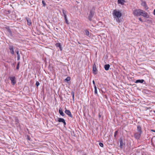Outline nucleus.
<instances>
[{"label": "nucleus", "instance_id": "4", "mask_svg": "<svg viewBox=\"0 0 155 155\" xmlns=\"http://www.w3.org/2000/svg\"><path fill=\"white\" fill-rule=\"evenodd\" d=\"M6 29L7 31V33L8 35V36L10 37H13V35L11 29H10L9 27H6Z\"/></svg>", "mask_w": 155, "mask_h": 155}, {"label": "nucleus", "instance_id": "26", "mask_svg": "<svg viewBox=\"0 0 155 155\" xmlns=\"http://www.w3.org/2000/svg\"><path fill=\"white\" fill-rule=\"evenodd\" d=\"M56 45L57 47H59L61 51L62 50V49H61V45L60 43H58L56 44Z\"/></svg>", "mask_w": 155, "mask_h": 155}, {"label": "nucleus", "instance_id": "15", "mask_svg": "<svg viewBox=\"0 0 155 155\" xmlns=\"http://www.w3.org/2000/svg\"><path fill=\"white\" fill-rule=\"evenodd\" d=\"M143 82H144L145 83V81L143 80V79H141V80H137L135 82V83H143Z\"/></svg>", "mask_w": 155, "mask_h": 155}, {"label": "nucleus", "instance_id": "19", "mask_svg": "<svg viewBox=\"0 0 155 155\" xmlns=\"http://www.w3.org/2000/svg\"><path fill=\"white\" fill-rule=\"evenodd\" d=\"M110 65L109 64H105L104 65V68L106 71H107L109 69Z\"/></svg>", "mask_w": 155, "mask_h": 155}, {"label": "nucleus", "instance_id": "28", "mask_svg": "<svg viewBox=\"0 0 155 155\" xmlns=\"http://www.w3.org/2000/svg\"><path fill=\"white\" fill-rule=\"evenodd\" d=\"M71 80V78L69 77H67L64 80L65 81H68Z\"/></svg>", "mask_w": 155, "mask_h": 155}, {"label": "nucleus", "instance_id": "18", "mask_svg": "<svg viewBox=\"0 0 155 155\" xmlns=\"http://www.w3.org/2000/svg\"><path fill=\"white\" fill-rule=\"evenodd\" d=\"M62 12L63 14L64 15V18L67 17L66 14L67 13V12L65 10L63 9H62Z\"/></svg>", "mask_w": 155, "mask_h": 155}, {"label": "nucleus", "instance_id": "10", "mask_svg": "<svg viewBox=\"0 0 155 155\" xmlns=\"http://www.w3.org/2000/svg\"><path fill=\"white\" fill-rule=\"evenodd\" d=\"M93 73L95 74H97V69L96 65L95 64H94L93 67Z\"/></svg>", "mask_w": 155, "mask_h": 155}, {"label": "nucleus", "instance_id": "25", "mask_svg": "<svg viewBox=\"0 0 155 155\" xmlns=\"http://www.w3.org/2000/svg\"><path fill=\"white\" fill-rule=\"evenodd\" d=\"M85 35L87 36H88L89 35V31L87 30H86L85 31Z\"/></svg>", "mask_w": 155, "mask_h": 155}, {"label": "nucleus", "instance_id": "34", "mask_svg": "<svg viewBox=\"0 0 155 155\" xmlns=\"http://www.w3.org/2000/svg\"><path fill=\"white\" fill-rule=\"evenodd\" d=\"M19 63H18V64H17V67H16V69H17V70H18L19 69Z\"/></svg>", "mask_w": 155, "mask_h": 155}, {"label": "nucleus", "instance_id": "35", "mask_svg": "<svg viewBox=\"0 0 155 155\" xmlns=\"http://www.w3.org/2000/svg\"><path fill=\"white\" fill-rule=\"evenodd\" d=\"M71 94L72 96H74V91H72L71 92Z\"/></svg>", "mask_w": 155, "mask_h": 155}, {"label": "nucleus", "instance_id": "32", "mask_svg": "<svg viewBox=\"0 0 155 155\" xmlns=\"http://www.w3.org/2000/svg\"><path fill=\"white\" fill-rule=\"evenodd\" d=\"M99 145L101 147H103L104 146V144L102 143H99Z\"/></svg>", "mask_w": 155, "mask_h": 155}, {"label": "nucleus", "instance_id": "23", "mask_svg": "<svg viewBox=\"0 0 155 155\" xmlns=\"http://www.w3.org/2000/svg\"><path fill=\"white\" fill-rule=\"evenodd\" d=\"M151 142L153 144H155V137H153L151 139Z\"/></svg>", "mask_w": 155, "mask_h": 155}, {"label": "nucleus", "instance_id": "11", "mask_svg": "<svg viewBox=\"0 0 155 155\" xmlns=\"http://www.w3.org/2000/svg\"><path fill=\"white\" fill-rule=\"evenodd\" d=\"M58 121L59 122H62L64 126L66 125V123L64 120L63 118H58Z\"/></svg>", "mask_w": 155, "mask_h": 155}, {"label": "nucleus", "instance_id": "21", "mask_svg": "<svg viewBox=\"0 0 155 155\" xmlns=\"http://www.w3.org/2000/svg\"><path fill=\"white\" fill-rule=\"evenodd\" d=\"M26 19L27 21L28 25H30L31 24V20L28 18H26Z\"/></svg>", "mask_w": 155, "mask_h": 155}, {"label": "nucleus", "instance_id": "13", "mask_svg": "<svg viewBox=\"0 0 155 155\" xmlns=\"http://www.w3.org/2000/svg\"><path fill=\"white\" fill-rule=\"evenodd\" d=\"M137 131L138 132L142 133V131L141 127L140 126H138L137 128Z\"/></svg>", "mask_w": 155, "mask_h": 155}, {"label": "nucleus", "instance_id": "33", "mask_svg": "<svg viewBox=\"0 0 155 155\" xmlns=\"http://www.w3.org/2000/svg\"><path fill=\"white\" fill-rule=\"evenodd\" d=\"M40 84L39 83L38 81H37L36 83V85L38 87Z\"/></svg>", "mask_w": 155, "mask_h": 155}, {"label": "nucleus", "instance_id": "6", "mask_svg": "<svg viewBox=\"0 0 155 155\" xmlns=\"http://www.w3.org/2000/svg\"><path fill=\"white\" fill-rule=\"evenodd\" d=\"M141 133L138 132H136L134 134V137L137 139H139L141 137Z\"/></svg>", "mask_w": 155, "mask_h": 155}, {"label": "nucleus", "instance_id": "9", "mask_svg": "<svg viewBox=\"0 0 155 155\" xmlns=\"http://www.w3.org/2000/svg\"><path fill=\"white\" fill-rule=\"evenodd\" d=\"M9 48L10 50V52L12 54H14V47L12 45H9Z\"/></svg>", "mask_w": 155, "mask_h": 155}, {"label": "nucleus", "instance_id": "2", "mask_svg": "<svg viewBox=\"0 0 155 155\" xmlns=\"http://www.w3.org/2000/svg\"><path fill=\"white\" fill-rule=\"evenodd\" d=\"M142 10L140 9H136L134 10L133 12V14L135 16H140Z\"/></svg>", "mask_w": 155, "mask_h": 155}, {"label": "nucleus", "instance_id": "36", "mask_svg": "<svg viewBox=\"0 0 155 155\" xmlns=\"http://www.w3.org/2000/svg\"><path fill=\"white\" fill-rule=\"evenodd\" d=\"M138 19L141 21L142 22L143 21L141 19V18H139Z\"/></svg>", "mask_w": 155, "mask_h": 155}, {"label": "nucleus", "instance_id": "12", "mask_svg": "<svg viewBox=\"0 0 155 155\" xmlns=\"http://www.w3.org/2000/svg\"><path fill=\"white\" fill-rule=\"evenodd\" d=\"M65 113L67 114L69 117L72 118L73 116L71 114V113L70 111V110H66L64 112Z\"/></svg>", "mask_w": 155, "mask_h": 155}, {"label": "nucleus", "instance_id": "3", "mask_svg": "<svg viewBox=\"0 0 155 155\" xmlns=\"http://www.w3.org/2000/svg\"><path fill=\"white\" fill-rule=\"evenodd\" d=\"M9 78L11 81V83L12 85H14L16 83V78L15 76H10Z\"/></svg>", "mask_w": 155, "mask_h": 155}, {"label": "nucleus", "instance_id": "7", "mask_svg": "<svg viewBox=\"0 0 155 155\" xmlns=\"http://www.w3.org/2000/svg\"><path fill=\"white\" fill-rule=\"evenodd\" d=\"M94 14V12L91 10L88 16V19L90 21H91Z\"/></svg>", "mask_w": 155, "mask_h": 155}, {"label": "nucleus", "instance_id": "14", "mask_svg": "<svg viewBox=\"0 0 155 155\" xmlns=\"http://www.w3.org/2000/svg\"><path fill=\"white\" fill-rule=\"evenodd\" d=\"M59 112L60 114L62 116H64L65 115L64 114L61 108H59Z\"/></svg>", "mask_w": 155, "mask_h": 155}, {"label": "nucleus", "instance_id": "16", "mask_svg": "<svg viewBox=\"0 0 155 155\" xmlns=\"http://www.w3.org/2000/svg\"><path fill=\"white\" fill-rule=\"evenodd\" d=\"M141 5L143 6L146 9H147L148 8L145 2H142L141 3Z\"/></svg>", "mask_w": 155, "mask_h": 155}, {"label": "nucleus", "instance_id": "5", "mask_svg": "<svg viewBox=\"0 0 155 155\" xmlns=\"http://www.w3.org/2000/svg\"><path fill=\"white\" fill-rule=\"evenodd\" d=\"M141 15L143 16V17H144L145 18H148L149 17V16L147 13V12H145V11H144L142 10L141 11Z\"/></svg>", "mask_w": 155, "mask_h": 155}, {"label": "nucleus", "instance_id": "40", "mask_svg": "<svg viewBox=\"0 0 155 155\" xmlns=\"http://www.w3.org/2000/svg\"><path fill=\"white\" fill-rule=\"evenodd\" d=\"M151 131L154 132H155V130H151Z\"/></svg>", "mask_w": 155, "mask_h": 155}, {"label": "nucleus", "instance_id": "39", "mask_svg": "<svg viewBox=\"0 0 155 155\" xmlns=\"http://www.w3.org/2000/svg\"><path fill=\"white\" fill-rule=\"evenodd\" d=\"M74 96H72V98H73V101H74Z\"/></svg>", "mask_w": 155, "mask_h": 155}, {"label": "nucleus", "instance_id": "31", "mask_svg": "<svg viewBox=\"0 0 155 155\" xmlns=\"http://www.w3.org/2000/svg\"><path fill=\"white\" fill-rule=\"evenodd\" d=\"M42 4L43 5V6L45 7V5H46V3L44 1H42Z\"/></svg>", "mask_w": 155, "mask_h": 155}, {"label": "nucleus", "instance_id": "38", "mask_svg": "<svg viewBox=\"0 0 155 155\" xmlns=\"http://www.w3.org/2000/svg\"><path fill=\"white\" fill-rule=\"evenodd\" d=\"M92 82H93V84H94V86L95 85V81H94L93 80L92 81Z\"/></svg>", "mask_w": 155, "mask_h": 155}, {"label": "nucleus", "instance_id": "41", "mask_svg": "<svg viewBox=\"0 0 155 155\" xmlns=\"http://www.w3.org/2000/svg\"><path fill=\"white\" fill-rule=\"evenodd\" d=\"M154 15H155V9L154 10Z\"/></svg>", "mask_w": 155, "mask_h": 155}, {"label": "nucleus", "instance_id": "27", "mask_svg": "<svg viewBox=\"0 0 155 155\" xmlns=\"http://www.w3.org/2000/svg\"><path fill=\"white\" fill-rule=\"evenodd\" d=\"M94 93L96 94H97V88L96 85L94 86Z\"/></svg>", "mask_w": 155, "mask_h": 155}, {"label": "nucleus", "instance_id": "30", "mask_svg": "<svg viewBox=\"0 0 155 155\" xmlns=\"http://www.w3.org/2000/svg\"><path fill=\"white\" fill-rule=\"evenodd\" d=\"M118 133V131H116L115 132L114 134V137H116V135Z\"/></svg>", "mask_w": 155, "mask_h": 155}, {"label": "nucleus", "instance_id": "1", "mask_svg": "<svg viewBox=\"0 0 155 155\" xmlns=\"http://www.w3.org/2000/svg\"><path fill=\"white\" fill-rule=\"evenodd\" d=\"M113 14L114 18H115L116 17H120L122 15L121 12L116 9L114 10Z\"/></svg>", "mask_w": 155, "mask_h": 155}, {"label": "nucleus", "instance_id": "22", "mask_svg": "<svg viewBox=\"0 0 155 155\" xmlns=\"http://www.w3.org/2000/svg\"><path fill=\"white\" fill-rule=\"evenodd\" d=\"M120 18V17H116V18L114 19H116L117 22L120 23L121 21V19Z\"/></svg>", "mask_w": 155, "mask_h": 155}, {"label": "nucleus", "instance_id": "37", "mask_svg": "<svg viewBox=\"0 0 155 155\" xmlns=\"http://www.w3.org/2000/svg\"><path fill=\"white\" fill-rule=\"evenodd\" d=\"M101 115L100 114V113H99V115H98V117L99 118H101Z\"/></svg>", "mask_w": 155, "mask_h": 155}, {"label": "nucleus", "instance_id": "17", "mask_svg": "<svg viewBox=\"0 0 155 155\" xmlns=\"http://www.w3.org/2000/svg\"><path fill=\"white\" fill-rule=\"evenodd\" d=\"M15 52L17 55V60L18 61L20 59V55L19 53V51L18 50H16Z\"/></svg>", "mask_w": 155, "mask_h": 155}, {"label": "nucleus", "instance_id": "29", "mask_svg": "<svg viewBox=\"0 0 155 155\" xmlns=\"http://www.w3.org/2000/svg\"><path fill=\"white\" fill-rule=\"evenodd\" d=\"M64 19L65 20V22H66V23L68 25L69 24V23L68 22V20L67 19V17L64 18Z\"/></svg>", "mask_w": 155, "mask_h": 155}, {"label": "nucleus", "instance_id": "8", "mask_svg": "<svg viewBox=\"0 0 155 155\" xmlns=\"http://www.w3.org/2000/svg\"><path fill=\"white\" fill-rule=\"evenodd\" d=\"M119 141L120 143V147L121 149H122L123 145H124V143L123 142V138L121 137L119 139Z\"/></svg>", "mask_w": 155, "mask_h": 155}, {"label": "nucleus", "instance_id": "20", "mask_svg": "<svg viewBox=\"0 0 155 155\" xmlns=\"http://www.w3.org/2000/svg\"><path fill=\"white\" fill-rule=\"evenodd\" d=\"M125 1L124 0H118V2L119 4H120L121 5H123Z\"/></svg>", "mask_w": 155, "mask_h": 155}, {"label": "nucleus", "instance_id": "24", "mask_svg": "<svg viewBox=\"0 0 155 155\" xmlns=\"http://www.w3.org/2000/svg\"><path fill=\"white\" fill-rule=\"evenodd\" d=\"M15 121L16 123V124L18 125V124L19 123V120L17 117H15Z\"/></svg>", "mask_w": 155, "mask_h": 155}]
</instances>
